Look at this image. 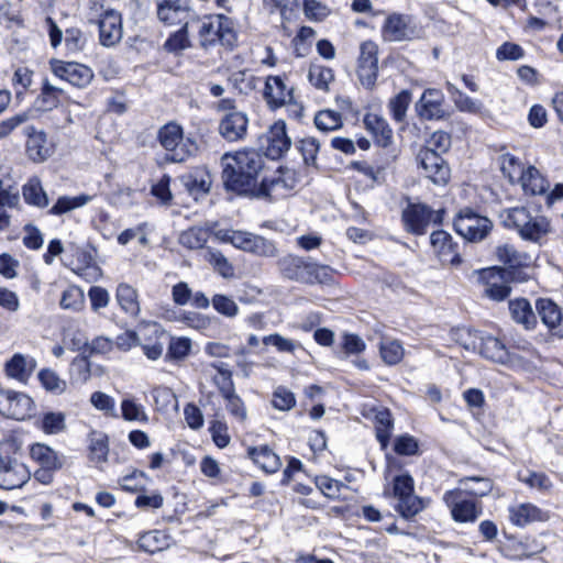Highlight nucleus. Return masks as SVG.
<instances>
[{
    "mask_svg": "<svg viewBox=\"0 0 563 563\" xmlns=\"http://www.w3.org/2000/svg\"><path fill=\"white\" fill-rule=\"evenodd\" d=\"M223 170L222 181L227 190L254 197L257 188V176L264 167V158L256 151H241L234 155L225 153L221 158Z\"/></svg>",
    "mask_w": 563,
    "mask_h": 563,
    "instance_id": "nucleus-1",
    "label": "nucleus"
},
{
    "mask_svg": "<svg viewBox=\"0 0 563 563\" xmlns=\"http://www.w3.org/2000/svg\"><path fill=\"white\" fill-rule=\"evenodd\" d=\"M501 224L515 230L523 240L538 242L551 231L550 220L539 210L525 206L507 208L499 212Z\"/></svg>",
    "mask_w": 563,
    "mask_h": 563,
    "instance_id": "nucleus-2",
    "label": "nucleus"
},
{
    "mask_svg": "<svg viewBox=\"0 0 563 563\" xmlns=\"http://www.w3.org/2000/svg\"><path fill=\"white\" fill-rule=\"evenodd\" d=\"M31 478L29 467L20 461V445L14 439L0 442V488L23 487Z\"/></svg>",
    "mask_w": 563,
    "mask_h": 563,
    "instance_id": "nucleus-3",
    "label": "nucleus"
},
{
    "mask_svg": "<svg viewBox=\"0 0 563 563\" xmlns=\"http://www.w3.org/2000/svg\"><path fill=\"white\" fill-rule=\"evenodd\" d=\"M280 274L290 280L303 284H327L331 280V268L295 255H286L278 263Z\"/></svg>",
    "mask_w": 563,
    "mask_h": 563,
    "instance_id": "nucleus-4",
    "label": "nucleus"
},
{
    "mask_svg": "<svg viewBox=\"0 0 563 563\" xmlns=\"http://www.w3.org/2000/svg\"><path fill=\"white\" fill-rule=\"evenodd\" d=\"M263 97L269 109L287 107L292 118L302 117L303 107L295 99L294 87L288 85L285 76H267Z\"/></svg>",
    "mask_w": 563,
    "mask_h": 563,
    "instance_id": "nucleus-5",
    "label": "nucleus"
},
{
    "mask_svg": "<svg viewBox=\"0 0 563 563\" xmlns=\"http://www.w3.org/2000/svg\"><path fill=\"white\" fill-rule=\"evenodd\" d=\"M199 36L200 44L206 48L217 43L231 48L236 42L234 23L223 14L207 18L200 26Z\"/></svg>",
    "mask_w": 563,
    "mask_h": 563,
    "instance_id": "nucleus-6",
    "label": "nucleus"
},
{
    "mask_svg": "<svg viewBox=\"0 0 563 563\" xmlns=\"http://www.w3.org/2000/svg\"><path fill=\"white\" fill-rule=\"evenodd\" d=\"M161 145L169 152L167 159L174 163L185 162L197 151V145L190 139L184 140L183 128L169 122L163 125L158 131Z\"/></svg>",
    "mask_w": 563,
    "mask_h": 563,
    "instance_id": "nucleus-7",
    "label": "nucleus"
},
{
    "mask_svg": "<svg viewBox=\"0 0 563 563\" xmlns=\"http://www.w3.org/2000/svg\"><path fill=\"white\" fill-rule=\"evenodd\" d=\"M217 236L225 243H231L234 247L256 256L273 257L277 255L275 244L254 233L239 230H220Z\"/></svg>",
    "mask_w": 563,
    "mask_h": 563,
    "instance_id": "nucleus-8",
    "label": "nucleus"
},
{
    "mask_svg": "<svg viewBox=\"0 0 563 563\" xmlns=\"http://www.w3.org/2000/svg\"><path fill=\"white\" fill-rule=\"evenodd\" d=\"M382 35L387 42L412 41L422 36V29L412 15L395 12L386 18Z\"/></svg>",
    "mask_w": 563,
    "mask_h": 563,
    "instance_id": "nucleus-9",
    "label": "nucleus"
},
{
    "mask_svg": "<svg viewBox=\"0 0 563 563\" xmlns=\"http://www.w3.org/2000/svg\"><path fill=\"white\" fill-rule=\"evenodd\" d=\"M455 231L470 242L482 241L493 228L492 221L474 213L471 209L462 210L454 220Z\"/></svg>",
    "mask_w": 563,
    "mask_h": 563,
    "instance_id": "nucleus-10",
    "label": "nucleus"
},
{
    "mask_svg": "<svg viewBox=\"0 0 563 563\" xmlns=\"http://www.w3.org/2000/svg\"><path fill=\"white\" fill-rule=\"evenodd\" d=\"M508 278L509 273L500 267L494 266L478 271L483 295L494 301H503L510 295Z\"/></svg>",
    "mask_w": 563,
    "mask_h": 563,
    "instance_id": "nucleus-11",
    "label": "nucleus"
},
{
    "mask_svg": "<svg viewBox=\"0 0 563 563\" xmlns=\"http://www.w3.org/2000/svg\"><path fill=\"white\" fill-rule=\"evenodd\" d=\"M402 221L408 232L422 235L431 223H440L442 216L441 211H433L427 205L410 203L402 211Z\"/></svg>",
    "mask_w": 563,
    "mask_h": 563,
    "instance_id": "nucleus-12",
    "label": "nucleus"
},
{
    "mask_svg": "<svg viewBox=\"0 0 563 563\" xmlns=\"http://www.w3.org/2000/svg\"><path fill=\"white\" fill-rule=\"evenodd\" d=\"M443 500L456 522H474L482 515V504L463 498L462 489L445 492Z\"/></svg>",
    "mask_w": 563,
    "mask_h": 563,
    "instance_id": "nucleus-13",
    "label": "nucleus"
},
{
    "mask_svg": "<svg viewBox=\"0 0 563 563\" xmlns=\"http://www.w3.org/2000/svg\"><path fill=\"white\" fill-rule=\"evenodd\" d=\"M296 184L297 180L294 172L279 170V175L262 180L254 197L276 201L289 196Z\"/></svg>",
    "mask_w": 563,
    "mask_h": 563,
    "instance_id": "nucleus-14",
    "label": "nucleus"
},
{
    "mask_svg": "<svg viewBox=\"0 0 563 563\" xmlns=\"http://www.w3.org/2000/svg\"><path fill=\"white\" fill-rule=\"evenodd\" d=\"M378 47L372 41L363 42L357 59V77L365 88H373L378 75Z\"/></svg>",
    "mask_w": 563,
    "mask_h": 563,
    "instance_id": "nucleus-15",
    "label": "nucleus"
},
{
    "mask_svg": "<svg viewBox=\"0 0 563 563\" xmlns=\"http://www.w3.org/2000/svg\"><path fill=\"white\" fill-rule=\"evenodd\" d=\"M49 66L56 77L78 88L87 87L93 78V71L84 64L52 59Z\"/></svg>",
    "mask_w": 563,
    "mask_h": 563,
    "instance_id": "nucleus-16",
    "label": "nucleus"
},
{
    "mask_svg": "<svg viewBox=\"0 0 563 563\" xmlns=\"http://www.w3.org/2000/svg\"><path fill=\"white\" fill-rule=\"evenodd\" d=\"M23 132L26 140V155L35 163H43L48 159L53 153L54 147L48 142L47 135L43 130H37L33 125L23 126Z\"/></svg>",
    "mask_w": 563,
    "mask_h": 563,
    "instance_id": "nucleus-17",
    "label": "nucleus"
},
{
    "mask_svg": "<svg viewBox=\"0 0 563 563\" xmlns=\"http://www.w3.org/2000/svg\"><path fill=\"white\" fill-rule=\"evenodd\" d=\"M291 145V141L286 133L284 121L275 122L263 137L262 146L267 157L272 159L280 158Z\"/></svg>",
    "mask_w": 563,
    "mask_h": 563,
    "instance_id": "nucleus-18",
    "label": "nucleus"
},
{
    "mask_svg": "<svg viewBox=\"0 0 563 563\" xmlns=\"http://www.w3.org/2000/svg\"><path fill=\"white\" fill-rule=\"evenodd\" d=\"M418 159L426 173V176L434 185L444 186L449 183L451 170L441 155L433 153L432 151H420Z\"/></svg>",
    "mask_w": 563,
    "mask_h": 563,
    "instance_id": "nucleus-19",
    "label": "nucleus"
},
{
    "mask_svg": "<svg viewBox=\"0 0 563 563\" xmlns=\"http://www.w3.org/2000/svg\"><path fill=\"white\" fill-rule=\"evenodd\" d=\"M249 118L242 111L224 113L219 121V134L228 142H238L247 134Z\"/></svg>",
    "mask_w": 563,
    "mask_h": 563,
    "instance_id": "nucleus-20",
    "label": "nucleus"
},
{
    "mask_svg": "<svg viewBox=\"0 0 563 563\" xmlns=\"http://www.w3.org/2000/svg\"><path fill=\"white\" fill-rule=\"evenodd\" d=\"M157 16L166 25L187 26L190 9L187 0H164L157 7Z\"/></svg>",
    "mask_w": 563,
    "mask_h": 563,
    "instance_id": "nucleus-21",
    "label": "nucleus"
},
{
    "mask_svg": "<svg viewBox=\"0 0 563 563\" xmlns=\"http://www.w3.org/2000/svg\"><path fill=\"white\" fill-rule=\"evenodd\" d=\"M444 102V95L439 89H426L416 103V111L421 119L424 120H439L445 117L442 108Z\"/></svg>",
    "mask_w": 563,
    "mask_h": 563,
    "instance_id": "nucleus-22",
    "label": "nucleus"
},
{
    "mask_svg": "<svg viewBox=\"0 0 563 563\" xmlns=\"http://www.w3.org/2000/svg\"><path fill=\"white\" fill-rule=\"evenodd\" d=\"M123 35L121 14L114 10H107L99 21L100 43L103 46H114Z\"/></svg>",
    "mask_w": 563,
    "mask_h": 563,
    "instance_id": "nucleus-23",
    "label": "nucleus"
},
{
    "mask_svg": "<svg viewBox=\"0 0 563 563\" xmlns=\"http://www.w3.org/2000/svg\"><path fill=\"white\" fill-rule=\"evenodd\" d=\"M431 245L442 263L457 265L461 263L457 253V244L453 242L452 236L442 230L434 231L430 236Z\"/></svg>",
    "mask_w": 563,
    "mask_h": 563,
    "instance_id": "nucleus-24",
    "label": "nucleus"
},
{
    "mask_svg": "<svg viewBox=\"0 0 563 563\" xmlns=\"http://www.w3.org/2000/svg\"><path fill=\"white\" fill-rule=\"evenodd\" d=\"M549 512L540 509L532 504H520L509 509L510 521L519 527L527 526L537 521H547L549 519Z\"/></svg>",
    "mask_w": 563,
    "mask_h": 563,
    "instance_id": "nucleus-25",
    "label": "nucleus"
},
{
    "mask_svg": "<svg viewBox=\"0 0 563 563\" xmlns=\"http://www.w3.org/2000/svg\"><path fill=\"white\" fill-rule=\"evenodd\" d=\"M35 366L33 357L16 353L5 363L4 369L9 377L26 383Z\"/></svg>",
    "mask_w": 563,
    "mask_h": 563,
    "instance_id": "nucleus-26",
    "label": "nucleus"
},
{
    "mask_svg": "<svg viewBox=\"0 0 563 563\" xmlns=\"http://www.w3.org/2000/svg\"><path fill=\"white\" fill-rule=\"evenodd\" d=\"M115 299L122 311L129 317L136 319L141 313L137 290L129 284L121 283L117 287Z\"/></svg>",
    "mask_w": 563,
    "mask_h": 563,
    "instance_id": "nucleus-27",
    "label": "nucleus"
},
{
    "mask_svg": "<svg viewBox=\"0 0 563 563\" xmlns=\"http://www.w3.org/2000/svg\"><path fill=\"white\" fill-rule=\"evenodd\" d=\"M247 455L266 473H275L282 466L279 456L274 453L268 445H261L258 448L250 446L247 449Z\"/></svg>",
    "mask_w": 563,
    "mask_h": 563,
    "instance_id": "nucleus-28",
    "label": "nucleus"
},
{
    "mask_svg": "<svg viewBox=\"0 0 563 563\" xmlns=\"http://www.w3.org/2000/svg\"><path fill=\"white\" fill-rule=\"evenodd\" d=\"M477 349L484 357L494 362L504 364L510 361V354L507 347L499 339L495 336H481Z\"/></svg>",
    "mask_w": 563,
    "mask_h": 563,
    "instance_id": "nucleus-29",
    "label": "nucleus"
},
{
    "mask_svg": "<svg viewBox=\"0 0 563 563\" xmlns=\"http://www.w3.org/2000/svg\"><path fill=\"white\" fill-rule=\"evenodd\" d=\"M0 201L8 208L16 207L20 201L16 181L5 166H0Z\"/></svg>",
    "mask_w": 563,
    "mask_h": 563,
    "instance_id": "nucleus-30",
    "label": "nucleus"
},
{
    "mask_svg": "<svg viewBox=\"0 0 563 563\" xmlns=\"http://www.w3.org/2000/svg\"><path fill=\"white\" fill-rule=\"evenodd\" d=\"M180 181L187 191L195 197L206 195L211 186L210 175L200 168L183 175Z\"/></svg>",
    "mask_w": 563,
    "mask_h": 563,
    "instance_id": "nucleus-31",
    "label": "nucleus"
},
{
    "mask_svg": "<svg viewBox=\"0 0 563 563\" xmlns=\"http://www.w3.org/2000/svg\"><path fill=\"white\" fill-rule=\"evenodd\" d=\"M364 124L378 145L386 147L391 143L393 130L385 119L375 113H368L364 117Z\"/></svg>",
    "mask_w": 563,
    "mask_h": 563,
    "instance_id": "nucleus-32",
    "label": "nucleus"
},
{
    "mask_svg": "<svg viewBox=\"0 0 563 563\" xmlns=\"http://www.w3.org/2000/svg\"><path fill=\"white\" fill-rule=\"evenodd\" d=\"M24 201L33 207L43 209L49 205V199L38 177H31L22 187Z\"/></svg>",
    "mask_w": 563,
    "mask_h": 563,
    "instance_id": "nucleus-33",
    "label": "nucleus"
},
{
    "mask_svg": "<svg viewBox=\"0 0 563 563\" xmlns=\"http://www.w3.org/2000/svg\"><path fill=\"white\" fill-rule=\"evenodd\" d=\"M523 191L528 195H543L549 189V181L533 166H529L520 181Z\"/></svg>",
    "mask_w": 563,
    "mask_h": 563,
    "instance_id": "nucleus-34",
    "label": "nucleus"
},
{
    "mask_svg": "<svg viewBox=\"0 0 563 563\" xmlns=\"http://www.w3.org/2000/svg\"><path fill=\"white\" fill-rule=\"evenodd\" d=\"M509 311L512 319L522 324L526 329H531L536 324V316L530 302L525 298H517L509 301Z\"/></svg>",
    "mask_w": 563,
    "mask_h": 563,
    "instance_id": "nucleus-35",
    "label": "nucleus"
},
{
    "mask_svg": "<svg viewBox=\"0 0 563 563\" xmlns=\"http://www.w3.org/2000/svg\"><path fill=\"white\" fill-rule=\"evenodd\" d=\"M541 321L550 329L558 327L562 320L560 307L551 299L541 298L536 302Z\"/></svg>",
    "mask_w": 563,
    "mask_h": 563,
    "instance_id": "nucleus-36",
    "label": "nucleus"
},
{
    "mask_svg": "<svg viewBox=\"0 0 563 563\" xmlns=\"http://www.w3.org/2000/svg\"><path fill=\"white\" fill-rule=\"evenodd\" d=\"M495 253L498 261L509 267L526 266L530 262L528 254L518 252L514 245L507 243L498 245Z\"/></svg>",
    "mask_w": 563,
    "mask_h": 563,
    "instance_id": "nucleus-37",
    "label": "nucleus"
},
{
    "mask_svg": "<svg viewBox=\"0 0 563 563\" xmlns=\"http://www.w3.org/2000/svg\"><path fill=\"white\" fill-rule=\"evenodd\" d=\"M500 170L510 183L520 181L526 169L522 163L512 154L505 153L498 157Z\"/></svg>",
    "mask_w": 563,
    "mask_h": 563,
    "instance_id": "nucleus-38",
    "label": "nucleus"
},
{
    "mask_svg": "<svg viewBox=\"0 0 563 563\" xmlns=\"http://www.w3.org/2000/svg\"><path fill=\"white\" fill-rule=\"evenodd\" d=\"M92 200V196L81 194L76 197L62 196L55 205L49 209L53 216H62L77 208L84 207Z\"/></svg>",
    "mask_w": 563,
    "mask_h": 563,
    "instance_id": "nucleus-39",
    "label": "nucleus"
},
{
    "mask_svg": "<svg viewBox=\"0 0 563 563\" xmlns=\"http://www.w3.org/2000/svg\"><path fill=\"white\" fill-rule=\"evenodd\" d=\"M460 485L463 494L475 497H484L493 489V482L487 477H465Z\"/></svg>",
    "mask_w": 563,
    "mask_h": 563,
    "instance_id": "nucleus-40",
    "label": "nucleus"
},
{
    "mask_svg": "<svg viewBox=\"0 0 563 563\" xmlns=\"http://www.w3.org/2000/svg\"><path fill=\"white\" fill-rule=\"evenodd\" d=\"M64 90L59 87L52 85L47 79H44L41 87V93L37 97L38 107L42 110H52L59 104V97Z\"/></svg>",
    "mask_w": 563,
    "mask_h": 563,
    "instance_id": "nucleus-41",
    "label": "nucleus"
},
{
    "mask_svg": "<svg viewBox=\"0 0 563 563\" xmlns=\"http://www.w3.org/2000/svg\"><path fill=\"white\" fill-rule=\"evenodd\" d=\"M209 239V230L201 227H192L184 231L179 236V243L190 250L202 249Z\"/></svg>",
    "mask_w": 563,
    "mask_h": 563,
    "instance_id": "nucleus-42",
    "label": "nucleus"
},
{
    "mask_svg": "<svg viewBox=\"0 0 563 563\" xmlns=\"http://www.w3.org/2000/svg\"><path fill=\"white\" fill-rule=\"evenodd\" d=\"M375 422L376 438L382 448L385 449L388 445L390 432L393 429V419L390 412L387 409L378 410L375 415Z\"/></svg>",
    "mask_w": 563,
    "mask_h": 563,
    "instance_id": "nucleus-43",
    "label": "nucleus"
},
{
    "mask_svg": "<svg viewBox=\"0 0 563 563\" xmlns=\"http://www.w3.org/2000/svg\"><path fill=\"white\" fill-rule=\"evenodd\" d=\"M518 479L530 488H536L540 492H549L553 487V483L547 474L530 470L519 472Z\"/></svg>",
    "mask_w": 563,
    "mask_h": 563,
    "instance_id": "nucleus-44",
    "label": "nucleus"
},
{
    "mask_svg": "<svg viewBox=\"0 0 563 563\" xmlns=\"http://www.w3.org/2000/svg\"><path fill=\"white\" fill-rule=\"evenodd\" d=\"M31 456L41 463V465L45 468H59L62 463L58 461L57 454L47 445L44 444H34L31 448Z\"/></svg>",
    "mask_w": 563,
    "mask_h": 563,
    "instance_id": "nucleus-45",
    "label": "nucleus"
},
{
    "mask_svg": "<svg viewBox=\"0 0 563 563\" xmlns=\"http://www.w3.org/2000/svg\"><path fill=\"white\" fill-rule=\"evenodd\" d=\"M397 499L398 504L396 506V510L405 519L415 517L424 508L422 499L415 494H409L408 496Z\"/></svg>",
    "mask_w": 563,
    "mask_h": 563,
    "instance_id": "nucleus-46",
    "label": "nucleus"
},
{
    "mask_svg": "<svg viewBox=\"0 0 563 563\" xmlns=\"http://www.w3.org/2000/svg\"><path fill=\"white\" fill-rule=\"evenodd\" d=\"M308 78L313 87L322 91H328L329 84L334 79V75L329 67L312 65L309 68Z\"/></svg>",
    "mask_w": 563,
    "mask_h": 563,
    "instance_id": "nucleus-47",
    "label": "nucleus"
},
{
    "mask_svg": "<svg viewBox=\"0 0 563 563\" xmlns=\"http://www.w3.org/2000/svg\"><path fill=\"white\" fill-rule=\"evenodd\" d=\"M314 124L320 131H334L342 125V117L334 110H321L314 117Z\"/></svg>",
    "mask_w": 563,
    "mask_h": 563,
    "instance_id": "nucleus-48",
    "label": "nucleus"
},
{
    "mask_svg": "<svg viewBox=\"0 0 563 563\" xmlns=\"http://www.w3.org/2000/svg\"><path fill=\"white\" fill-rule=\"evenodd\" d=\"M211 305L218 313L229 319L235 318L240 311L236 302L231 297L222 294H216L211 299Z\"/></svg>",
    "mask_w": 563,
    "mask_h": 563,
    "instance_id": "nucleus-49",
    "label": "nucleus"
},
{
    "mask_svg": "<svg viewBox=\"0 0 563 563\" xmlns=\"http://www.w3.org/2000/svg\"><path fill=\"white\" fill-rule=\"evenodd\" d=\"M206 258L222 277L230 278L234 275L232 264L220 251L209 249Z\"/></svg>",
    "mask_w": 563,
    "mask_h": 563,
    "instance_id": "nucleus-50",
    "label": "nucleus"
},
{
    "mask_svg": "<svg viewBox=\"0 0 563 563\" xmlns=\"http://www.w3.org/2000/svg\"><path fill=\"white\" fill-rule=\"evenodd\" d=\"M85 302L84 291L77 286H69L63 291L59 305L63 309L78 311Z\"/></svg>",
    "mask_w": 563,
    "mask_h": 563,
    "instance_id": "nucleus-51",
    "label": "nucleus"
},
{
    "mask_svg": "<svg viewBox=\"0 0 563 563\" xmlns=\"http://www.w3.org/2000/svg\"><path fill=\"white\" fill-rule=\"evenodd\" d=\"M404 347L397 340H386L380 344V355L388 365L398 364L404 357Z\"/></svg>",
    "mask_w": 563,
    "mask_h": 563,
    "instance_id": "nucleus-52",
    "label": "nucleus"
},
{
    "mask_svg": "<svg viewBox=\"0 0 563 563\" xmlns=\"http://www.w3.org/2000/svg\"><path fill=\"white\" fill-rule=\"evenodd\" d=\"M89 449L92 461L97 463L106 462L109 452L107 435L92 432Z\"/></svg>",
    "mask_w": 563,
    "mask_h": 563,
    "instance_id": "nucleus-53",
    "label": "nucleus"
},
{
    "mask_svg": "<svg viewBox=\"0 0 563 563\" xmlns=\"http://www.w3.org/2000/svg\"><path fill=\"white\" fill-rule=\"evenodd\" d=\"M411 102V92L409 90H401L389 101V109L393 118L397 122L404 121L406 112Z\"/></svg>",
    "mask_w": 563,
    "mask_h": 563,
    "instance_id": "nucleus-54",
    "label": "nucleus"
},
{
    "mask_svg": "<svg viewBox=\"0 0 563 563\" xmlns=\"http://www.w3.org/2000/svg\"><path fill=\"white\" fill-rule=\"evenodd\" d=\"M38 379L42 386L51 393L62 394L66 389V382L57 373L49 368H44L38 373Z\"/></svg>",
    "mask_w": 563,
    "mask_h": 563,
    "instance_id": "nucleus-55",
    "label": "nucleus"
},
{
    "mask_svg": "<svg viewBox=\"0 0 563 563\" xmlns=\"http://www.w3.org/2000/svg\"><path fill=\"white\" fill-rule=\"evenodd\" d=\"M41 429L47 434H56L65 429V416L62 412H47L41 421Z\"/></svg>",
    "mask_w": 563,
    "mask_h": 563,
    "instance_id": "nucleus-56",
    "label": "nucleus"
},
{
    "mask_svg": "<svg viewBox=\"0 0 563 563\" xmlns=\"http://www.w3.org/2000/svg\"><path fill=\"white\" fill-rule=\"evenodd\" d=\"M452 338L465 350H476L481 341V335L470 329H456L452 332Z\"/></svg>",
    "mask_w": 563,
    "mask_h": 563,
    "instance_id": "nucleus-57",
    "label": "nucleus"
},
{
    "mask_svg": "<svg viewBox=\"0 0 563 563\" xmlns=\"http://www.w3.org/2000/svg\"><path fill=\"white\" fill-rule=\"evenodd\" d=\"M255 77L247 74L246 70H238L230 75L229 82L240 93H247L255 88Z\"/></svg>",
    "mask_w": 563,
    "mask_h": 563,
    "instance_id": "nucleus-58",
    "label": "nucleus"
},
{
    "mask_svg": "<svg viewBox=\"0 0 563 563\" xmlns=\"http://www.w3.org/2000/svg\"><path fill=\"white\" fill-rule=\"evenodd\" d=\"M295 396L289 389L279 386L273 393L272 405L274 408L282 411H288L295 406Z\"/></svg>",
    "mask_w": 563,
    "mask_h": 563,
    "instance_id": "nucleus-59",
    "label": "nucleus"
},
{
    "mask_svg": "<svg viewBox=\"0 0 563 563\" xmlns=\"http://www.w3.org/2000/svg\"><path fill=\"white\" fill-rule=\"evenodd\" d=\"M191 342L187 338H173L169 342L167 356L172 360H184L190 352Z\"/></svg>",
    "mask_w": 563,
    "mask_h": 563,
    "instance_id": "nucleus-60",
    "label": "nucleus"
},
{
    "mask_svg": "<svg viewBox=\"0 0 563 563\" xmlns=\"http://www.w3.org/2000/svg\"><path fill=\"white\" fill-rule=\"evenodd\" d=\"M428 144V147L422 151H432L440 155L441 153L448 152L451 147V136L444 131H437L431 135Z\"/></svg>",
    "mask_w": 563,
    "mask_h": 563,
    "instance_id": "nucleus-61",
    "label": "nucleus"
},
{
    "mask_svg": "<svg viewBox=\"0 0 563 563\" xmlns=\"http://www.w3.org/2000/svg\"><path fill=\"white\" fill-rule=\"evenodd\" d=\"M113 342L106 336H98L82 347V354L92 356L95 354H107L112 351Z\"/></svg>",
    "mask_w": 563,
    "mask_h": 563,
    "instance_id": "nucleus-62",
    "label": "nucleus"
},
{
    "mask_svg": "<svg viewBox=\"0 0 563 563\" xmlns=\"http://www.w3.org/2000/svg\"><path fill=\"white\" fill-rule=\"evenodd\" d=\"M29 121L26 113H16L10 118L0 121V139L8 137L19 126L24 125Z\"/></svg>",
    "mask_w": 563,
    "mask_h": 563,
    "instance_id": "nucleus-63",
    "label": "nucleus"
},
{
    "mask_svg": "<svg viewBox=\"0 0 563 563\" xmlns=\"http://www.w3.org/2000/svg\"><path fill=\"white\" fill-rule=\"evenodd\" d=\"M393 494L396 498L415 494L413 478L408 473L395 476L393 481Z\"/></svg>",
    "mask_w": 563,
    "mask_h": 563,
    "instance_id": "nucleus-64",
    "label": "nucleus"
}]
</instances>
